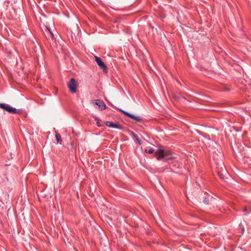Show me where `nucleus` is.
Returning a JSON list of instances; mask_svg holds the SVG:
<instances>
[{"mask_svg": "<svg viewBox=\"0 0 251 251\" xmlns=\"http://www.w3.org/2000/svg\"><path fill=\"white\" fill-rule=\"evenodd\" d=\"M95 59L99 67L102 70L104 73H107V68L102 59L97 56H95Z\"/></svg>", "mask_w": 251, "mask_h": 251, "instance_id": "20e7f679", "label": "nucleus"}, {"mask_svg": "<svg viewBox=\"0 0 251 251\" xmlns=\"http://www.w3.org/2000/svg\"><path fill=\"white\" fill-rule=\"evenodd\" d=\"M0 108L3 110L11 114H20L22 112V109H17L13 108L10 105L4 103H0Z\"/></svg>", "mask_w": 251, "mask_h": 251, "instance_id": "f03ea898", "label": "nucleus"}, {"mask_svg": "<svg viewBox=\"0 0 251 251\" xmlns=\"http://www.w3.org/2000/svg\"><path fill=\"white\" fill-rule=\"evenodd\" d=\"M118 110L123 113L125 116H128V117L134 119L135 121L137 122H142L143 120L141 118L136 116L131 113H129L126 111H125L121 109L118 108Z\"/></svg>", "mask_w": 251, "mask_h": 251, "instance_id": "39448f33", "label": "nucleus"}, {"mask_svg": "<svg viewBox=\"0 0 251 251\" xmlns=\"http://www.w3.org/2000/svg\"><path fill=\"white\" fill-rule=\"evenodd\" d=\"M67 86L72 93H75L76 92L78 83L74 78H71L68 83Z\"/></svg>", "mask_w": 251, "mask_h": 251, "instance_id": "7ed1b4c3", "label": "nucleus"}, {"mask_svg": "<svg viewBox=\"0 0 251 251\" xmlns=\"http://www.w3.org/2000/svg\"><path fill=\"white\" fill-rule=\"evenodd\" d=\"M132 135L136 139V140H137V141L138 142L139 144L141 145L142 142H141V140H140V139L139 138V137H138V136L136 133H135L134 132H132Z\"/></svg>", "mask_w": 251, "mask_h": 251, "instance_id": "9d476101", "label": "nucleus"}, {"mask_svg": "<svg viewBox=\"0 0 251 251\" xmlns=\"http://www.w3.org/2000/svg\"><path fill=\"white\" fill-rule=\"evenodd\" d=\"M95 104H97L101 110H104L106 108L104 102L100 100H96Z\"/></svg>", "mask_w": 251, "mask_h": 251, "instance_id": "0eeeda50", "label": "nucleus"}, {"mask_svg": "<svg viewBox=\"0 0 251 251\" xmlns=\"http://www.w3.org/2000/svg\"><path fill=\"white\" fill-rule=\"evenodd\" d=\"M104 124H105V125L108 127H112V128H118L119 129H123V127L121 125L119 124L118 123H111L110 122L106 121L105 122Z\"/></svg>", "mask_w": 251, "mask_h": 251, "instance_id": "423d86ee", "label": "nucleus"}, {"mask_svg": "<svg viewBox=\"0 0 251 251\" xmlns=\"http://www.w3.org/2000/svg\"><path fill=\"white\" fill-rule=\"evenodd\" d=\"M170 168L172 170H175L176 168H179V164L177 161H172L171 163H170Z\"/></svg>", "mask_w": 251, "mask_h": 251, "instance_id": "6e6552de", "label": "nucleus"}, {"mask_svg": "<svg viewBox=\"0 0 251 251\" xmlns=\"http://www.w3.org/2000/svg\"><path fill=\"white\" fill-rule=\"evenodd\" d=\"M218 175L221 178L224 179L225 176H224L222 172L218 171Z\"/></svg>", "mask_w": 251, "mask_h": 251, "instance_id": "f8f14e48", "label": "nucleus"}, {"mask_svg": "<svg viewBox=\"0 0 251 251\" xmlns=\"http://www.w3.org/2000/svg\"><path fill=\"white\" fill-rule=\"evenodd\" d=\"M209 199L208 198H205L204 200H203V202L205 203V204H209Z\"/></svg>", "mask_w": 251, "mask_h": 251, "instance_id": "4468645a", "label": "nucleus"}, {"mask_svg": "<svg viewBox=\"0 0 251 251\" xmlns=\"http://www.w3.org/2000/svg\"><path fill=\"white\" fill-rule=\"evenodd\" d=\"M97 126H101V125H100V122H97Z\"/></svg>", "mask_w": 251, "mask_h": 251, "instance_id": "dca6fc26", "label": "nucleus"}, {"mask_svg": "<svg viewBox=\"0 0 251 251\" xmlns=\"http://www.w3.org/2000/svg\"><path fill=\"white\" fill-rule=\"evenodd\" d=\"M55 138L57 141V142L59 143L60 144H62V139H61V136L59 133H56L55 134Z\"/></svg>", "mask_w": 251, "mask_h": 251, "instance_id": "1a4fd4ad", "label": "nucleus"}, {"mask_svg": "<svg viewBox=\"0 0 251 251\" xmlns=\"http://www.w3.org/2000/svg\"><path fill=\"white\" fill-rule=\"evenodd\" d=\"M154 156L157 160L164 159L167 160L172 158V154L170 151H166L161 149L157 150L154 153Z\"/></svg>", "mask_w": 251, "mask_h": 251, "instance_id": "f257e3e1", "label": "nucleus"}, {"mask_svg": "<svg viewBox=\"0 0 251 251\" xmlns=\"http://www.w3.org/2000/svg\"><path fill=\"white\" fill-rule=\"evenodd\" d=\"M250 86H251V83L250 84Z\"/></svg>", "mask_w": 251, "mask_h": 251, "instance_id": "a211bd4d", "label": "nucleus"}, {"mask_svg": "<svg viewBox=\"0 0 251 251\" xmlns=\"http://www.w3.org/2000/svg\"><path fill=\"white\" fill-rule=\"evenodd\" d=\"M47 29H48V30L49 31V33H50V36H51V38H52V39H54V35H53V34L52 32L50 30V28H49V27H47Z\"/></svg>", "mask_w": 251, "mask_h": 251, "instance_id": "ddd939ff", "label": "nucleus"}, {"mask_svg": "<svg viewBox=\"0 0 251 251\" xmlns=\"http://www.w3.org/2000/svg\"><path fill=\"white\" fill-rule=\"evenodd\" d=\"M239 226L240 227V228H241V230H242V233H243L244 232V231H245V228H244V226L240 225H239Z\"/></svg>", "mask_w": 251, "mask_h": 251, "instance_id": "2eb2a0df", "label": "nucleus"}, {"mask_svg": "<svg viewBox=\"0 0 251 251\" xmlns=\"http://www.w3.org/2000/svg\"><path fill=\"white\" fill-rule=\"evenodd\" d=\"M246 210H247V207H245L244 208V210H243V211H246Z\"/></svg>", "mask_w": 251, "mask_h": 251, "instance_id": "f3484780", "label": "nucleus"}, {"mask_svg": "<svg viewBox=\"0 0 251 251\" xmlns=\"http://www.w3.org/2000/svg\"><path fill=\"white\" fill-rule=\"evenodd\" d=\"M145 151L146 153L151 154L154 152V150L153 149H150L149 150L146 149Z\"/></svg>", "mask_w": 251, "mask_h": 251, "instance_id": "9b49d317", "label": "nucleus"}]
</instances>
